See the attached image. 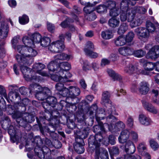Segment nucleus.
I'll list each match as a JSON object with an SVG mask.
<instances>
[{"label": "nucleus", "mask_w": 159, "mask_h": 159, "mask_svg": "<svg viewBox=\"0 0 159 159\" xmlns=\"http://www.w3.org/2000/svg\"><path fill=\"white\" fill-rule=\"evenodd\" d=\"M135 32L139 37L148 38L149 36V34L146 28L140 27L137 28L135 30Z\"/></svg>", "instance_id": "nucleus-17"}, {"label": "nucleus", "mask_w": 159, "mask_h": 159, "mask_svg": "<svg viewBox=\"0 0 159 159\" xmlns=\"http://www.w3.org/2000/svg\"><path fill=\"white\" fill-rule=\"evenodd\" d=\"M65 48V45L62 41L57 40L52 42L48 46V49L54 53L62 51Z\"/></svg>", "instance_id": "nucleus-9"}, {"label": "nucleus", "mask_w": 159, "mask_h": 159, "mask_svg": "<svg viewBox=\"0 0 159 159\" xmlns=\"http://www.w3.org/2000/svg\"><path fill=\"white\" fill-rule=\"evenodd\" d=\"M41 45L43 47H47L50 42V39L48 37H43L40 42Z\"/></svg>", "instance_id": "nucleus-43"}, {"label": "nucleus", "mask_w": 159, "mask_h": 159, "mask_svg": "<svg viewBox=\"0 0 159 159\" xmlns=\"http://www.w3.org/2000/svg\"><path fill=\"white\" fill-rule=\"evenodd\" d=\"M133 8L136 13L137 12L139 13L143 14L147 11V9L142 7H134Z\"/></svg>", "instance_id": "nucleus-50"}, {"label": "nucleus", "mask_w": 159, "mask_h": 159, "mask_svg": "<svg viewBox=\"0 0 159 159\" xmlns=\"http://www.w3.org/2000/svg\"><path fill=\"white\" fill-rule=\"evenodd\" d=\"M96 18V16L94 13L86 14L85 16V19L89 21L93 20Z\"/></svg>", "instance_id": "nucleus-51"}, {"label": "nucleus", "mask_w": 159, "mask_h": 159, "mask_svg": "<svg viewBox=\"0 0 159 159\" xmlns=\"http://www.w3.org/2000/svg\"><path fill=\"white\" fill-rule=\"evenodd\" d=\"M105 126L104 125L103 126L100 125H96L94 126V132H100L101 130V131H105Z\"/></svg>", "instance_id": "nucleus-56"}, {"label": "nucleus", "mask_w": 159, "mask_h": 159, "mask_svg": "<svg viewBox=\"0 0 159 159\" xmlns=\"http://www.w3.org/2000/svg\"><path fill=\"white\" fill-rule=\"evenodd\" d=\"M110 61L108 59L104 58L102 59L100 63V66L102 67H104L106 65H108L110 64Z\"/></svg>", "instance_id": "nucleus-64"}, {"label": "nucleus", "mask_w": 159, "mask_h": 159, "mask_svg": "<svg viewBox=\"0 0 159 159\" xmlns=\"http://www.w3.org/2000/svg\"><path fill=\"white\" fill-rule=\"evenodd\" d=\"M71 68L70 65L67 62L60 63L58 65V71H62L65 73V71L70 70Z\"/></svg>", "instance_id": "nucleus-25"}, {"label": "nucleus", "mask_w": 159, "mask_h": 159, "mask_svg": "<svg viewBox=\"0 0 159 159\" xmlns=\"http://www.w3.org/2000/svg\"><path fill=\"white\" fill-rule=\"evenodd\" d=\"M130 0H122L120 4V8L121 13L125 12V11L130 8L128 7Z\"/></svg>", "instance_id": "nucleus-26"}, {"label": "nucleus", "mask_w": 159, "mask_h": 159, "mask_svg": "<svg viewBox=\"0 0 159 159\" xmlns=\"http://www.w3.org/2000/svg\"><path fill=\"white\" fill-rule=\"evenodd\" d=\"M116 3L115 1H109L107 2L106 7L110 10H111L115 7H116Z\"/></svg>", "instance_id": "nucleus-55"}, {"label": "nucleus", "mask_w": 159, "mask_h": 159, "mask_svg": "<svg viewBox=\"0 0 159 159\" xmlns=\"http://www.w3.org/2000/svg\"><path fill=\"white\" fill-rule=\"evenodd\" d=\"M85 54L86 55L92 58H96L98 56V53L93 52V50H91Z\"/></svg>", "instance_id": "nucleus-58"}, {"label": "nucleus", "mask_w": 159, "mask_h": 159, "mask_svg": "<svg viewBox=\"0 0 159 159\" xmlns=\"http://www.w3.org/2000/svg\"><path fill=\"white\" fill-rule=\"evenodd\" d=\"M128 25L127 24L123 23L121 24L118 28L117 33L119 34H124L128 30Z\"/></svg>", "instance_id": "nucleus-36"}, {"label": "nucleus", "mask_w": 159, "mask_h": 159, "mask_svg": "<svg viewBox=\"0 0 159 159\" xmlns=\"http://www.w3.org/2000/svg\"><path fill=\"white\" fill-rule=\"evenodd\" d=\"M19 94L16 92L11 91L8 94V96L9 99L11 100H14L19 96Z\"/></svg>", "instance_id": "nucleus-52"}, {"label": "nucleus", "mask_w": 159, "mask_h": 159, "mask_svg": "<svg viewBox=\"0 0 159 159\" xmlns=\"http://www.w3.org/2000/svg\"><path fill=\"white\" fill-rule=\"evenodd\" d=\"M110 107L107 108L106 113H107L108 115L106 118L107 123L104 124V126L105 127H107L110 131L113 129L114 124L116 123L117 119L112 114H115L116 109L114 106H110Z\"/></svg>", "instance_id": "nucleus-4"}, {"label": "nucleus", "mask_w": 159, "mask_h": 159, "mask_svg": "<svg viewBox=\"0 0 159 159\" xmlns=\"http://www.w3.org/2000/svg\"><path fill=\"white\" fill-rule=\"evenodd\" d=\"M149 90V85L145 81H142L139 84V93L143 95L147 94Z\"/></svg>", "instance_id": "nucleus-18"}, {"label": "nucleus", "mask_w": 159, "mask_h": 159, "mask_svg": "<svg viewBox=\"0 0 159 159\" xmlns=\"http://www.w3.org/2000/svg\"><path fill=\"white\" fill-rule=\"evenodd\" d=\"M47 67L50 71H58V65L57 66V62L56 60H54L50 61Z\"/></svg>", "instance_id": "nucleus-28"}, {"label": "nucleus", "mask_w": 159, "mask_h": 159, "mask_svg": "<svg viewBox=\"0 0 159 159\" xmlns=\"http://www.w3.org/2000/svg\"><path fill=\"white\" fill-rule=\"evenodd\" d=\"M41 35L39 33H36L28 37H24L22 41L26 46L34 47L35 43H39L41 40Z\"/></svg>", "instance_id": "nucleus-6"}, {"label": "nucleus", "mask_w": 159, "mask_h": 159, "mask_svg": "<svg viewBox=\"0 0 159 159\" xmlns=\"http://www.w3.org/2000/svg\"><path fill=\"white\" fill-rule=\"evenodd\" d=\"M69 88L70 97L74 98L79 95L80 93V89L75 86H70Z\"/></svg>", "instance_id": "nucleus-24"}, {"label": "nucleus", "mask_w": 159, "mask_h": 159, "mask_svg": "<svg viewBox=\"0 0 159 159\" xmlns=\"http://www.w3.org/2000/svg\"><path fill=\"white\" fill-rule=\"evenodd\" d=\"M155 66L156 64L154 63L148 62L147 63L144 68L145 70L151 71L152 70Z\"/></svg>", "instance_id": "nucleus-46"}, {"label": "nucleus", "mask_w": 159, "mask_h": 159, "mask_svg": "<svg viewBox=\"0 0 159 159\" xmlns=\"http://www.w3.org/2000/svg\"><path fill=\"white\" fill-rule=\"evenodd\" d=\"M120 22V21L118 19L112 17L109 20L108 25L111 27L115 28L119 25Z\"/></svg>", "instance_id": "nucleus-37"}, {"label": "nucleus", "mask_w": 159, "mask_h": 159, "mask_svg": "<svg viewBox=\"0 0 159 159\" xmlns=\"http://www.w3.org/2000/svg\"><path fill=\"white\" fill-rule=\"evenodd\" d=\"M14 109H11V108H9V111L11 110L12 111L11 112H10L9 113L10 114H12V117L14 119H16L17 122L19 124V125L20 126H23V124H24L25 123H31L35 120L34 117L32 115L29 114L28 113H26L23 114L22 115V120L20 119V121H19V119L21 116V113L19 110L20 109V108H23L24 110L25 109V107H22L20 106L19 103L15 104L13 107Z\"/></svg>", "instance_id": "nucleus-2"}, {"label": "nucleus", "mask_w": 159, "mask_h": 159, "mask_svg": "<svg viewBox=\"0 0 159 159\" xmlns=\"http://www.w3.org/2000/svg\"><path fill=\"white\" fill-rule=\"evenodd\" d=\"M146 29L150 33H152L155 32L156 29V26L150 22H147L146 24Z\"/></svg>", "instance_id": "nucleus-38"}, {"label": "nucleus", "mask_w": 159, "mask_h": 159, "mask_svg": "<svg viewBox=\"0 0 159 159\" xmlns=\"http://www.w3.org/2000/svg\"><path fill=\"white\" fill-rule=\"evenodd\" d=\"M110 94L109 92L107 91H104L102 94V98L101 103L103 104H107V107L108 108L110 107V106H112L110 103L111 101L110 100Z\"/></svg>", "instance_id": "nucleus-22"}, {"label": "nucleus", "mask_w": 159, "mask_h": 159, "mask_svg": "<svg viewBox=\"0 0 159 159\" xmlns=\"http://www.w3.org/2000/svg\"><path fill=\"white\" fill-rule=\"evenodd\" d=\"M124 70L125 73L131 75L135 72L136 68L132 64H129L125 67Z\"/></svg>", "instance_id": "nucleus-31"}, {"label": "nucleus", "mask_w": 159, "mask_h": 159, "mask_svg": "<svg viewBox=\"0 0 159 159\" xmlns=\"http://www.w3.org/2000/svg\"><path fill=\"white\" fill-rule=\"evenodd\" d=\"M102 38L106 39H108L113 38V34L111 30H107L102 32Z\"/></svg>", "instance_id": "nucleus-35"}, {"label": "nucleus", "mask_w": 159, "mask_h": 159, "mask_svg": "<svg viewBox=\"0 0 159 159\" xmlns=\"http://www.w3.org/2000/svg\"><path fill=\"white\" fill-rule=\"evenodd\" d=\"M107 72L109 76L111 77L114 81L117 80L121 82L122 80V76L118 73L111 69H107Z\"/></svg>", "instance_id": "nucleus-20"}, {"label": "nucleus", "mask_w": 159, "mask_h": 159, "mask_svg": "<svg viewBox=\"0 0 159 159\" xmlns=\"http://www.w3.org/2000/svg\"><path fill=\"white\" fill-rule=\"evenodd\" d=\"M107 7L104 5H100L96 7L97 11L99 13H102L107 11Z\"/></svg>", "instance_id": "nucleus-48"}, {"label": "nucleus", "mask_w": 159, "mask_h": 159, "mask_svg": "<svg viewBox=\"0 0 159 159\" xmlns=\"http://www.w3.org/2000/svg\"><path fill=\"white\" fill-rule=\"evenodd\" d=\"M34 151L35 154L40 158H44V154H43L42 148L38 146H36L34 149Z\"/></svg>", "instance_id": "nucleus-41"}, {"label": "nucleus", "mask_w": 159, "mask_h": 159, "mask_svg": "<svg viewBox=\"0 0 159 159\" xmlns=\"http://www.w3.org/2000/svg\"><path fill=\"white\" fill-rule=\"evenodd\" d=\"M150 144L151 147L154 150L157 149L159 147L158 144L154 140L152 139L150 141Z\"/></svg>", "instance_id": "nucleus-59"}, {"label": "nucleus", "mask_w": 159, "mask_h": 159, "mask_svg": "<svg viewBox=\"0 0 159 159\" xmlns=\"http://www.w3.org/2000/svg\"><path fill=\"white\" fill-rule=\"evenodd\" d=\"M25 46H24L19 45L17 46V51L21 54V55H19L23 58V59L25 60H27L26 59H28V58H32L33 60V57L37 55V51L33 48L34 47Z\"/></svg>", "instance_id": "nucleus-3"}, {"label": "nucleus", "mask_w": 159, "mask_h": 159, "mask_svg": "<svg viewBox=\"0 0 159 159\" xmlns=\"http://www.w3.org/2000/svg\"><path fill=\"white\" fill-rule=\"evenodd\" d=\"M130 22V26L132 28L138 26L141 24V20L140 17L138 16H135Z\"/></svg>", "instance_id": "nucleus-34"}, {"label": "nucleus", "mask_w": 159, "mask_h": 159, "mask_svg": "<svg viewBox=\"0 0 159 159\" xmlns=\"http://www.w3.org/2000/svg\"><path fill=\"white\" fill-rule=\"evenodd\" d=\"M109 159L107 151L102 148H97L96 149L95 155V159Z\"/></svg>", "instance_id": "nucleus-13"}, {"label": "nucleus", "mask_w": 159, "mask_h": 159, "mask_svg": "<svg viewBox=\"0 0 159 159\" xmlns=\"http://www.w3.org/2000/svg\"><path fill=\"white\" fill-rule=\"evenodd\" d=\"M76 134L78 137V140L79 139L83 140V139H85L87 137L88 134V131L86 129H84L81 130H79L77 131Z\"/></svg>", "instance_id": "nucleus-29"}, {"label": "nucleus", "mask_w": 159, "mask_h": 159, "mask_svg": "<svg viewBox=\"0 0 159 159\" xmlns=\"http://www.w3.org/2000/svg\"><path fill=\"white\" fill-rule=\"evenodd\" d=\"M91 68V66L90 65V63L88 61H85L83 63V70L85 71L90 70Z\"/></svg>", "instance_id": "nucleus-53"}, {"label": "nucleus", "mask_w": 159, "mask_h": 159, "mask_svg": "<svg viewBox=\"0 0 159 159\" xmlns=\"http://www.w3.org/2000/svg\"><path fill=\"white\" fill-rule=\"evenodd\" d=\"M69 88L67 89L65 87L59 93V94L63 97H70Z\"/></svg>", "instance_id": "nucleus-49"}, {"label": "nucleus", "mask_w": 159, "mask_h": 159, "mask_svg": "<svg viewBox=\"0 0 159 159\" xmlns=\"http://www.w3.org/2000/svg\"><path fill=\"white\" fill-rule=\"evenodd\" d=\"M0 29V35H3V38L7 37L8 34L7 29L6 26H3Z\"/></svg>", "instance_id": "nucleus-57"}, {"label": "nucleus", "mask_w": 159, "mask_h": 159, "mask_svg": "<svg viewBox=\"0 0 159 159\" xmlns=\"http://www.w3.org/2000/svg\"><path fill=\"white\" fill-rule=\"evenodd\" d=\"M135 36L134 34L132 31H129L126 35L125 39L126 43H131L133 40Z\"/></svg>", "instance_id": "nucleus-42"}, {"label": "nucleus", "mask_w": 159, "mask_h": 159, "mask_svg": "<svg viewBox=\"0 0 159 159\" xmlns=\"http://www.w3.org/2000/svg\"><path fill=\"white\" fill-rule=\"evenodd\" d=\"M84 145L83 140H79L78 138L76 139V143L74 145V148L75 151L79 154L83 153L84 151L83 146Z\"/></svg>", "instance_id": "nucleus-16"}, {"label": "nucleus", "mask_w": 159, "mask_h": 159, "mask_svg": "<svg viewBox=\"0 0 159 159\" xmlns=\"http://www.w3.org/2000/svg\"><path fill=\"white\" fill-rule=\"evenodd\" d=\"M111 157L112 159H114V156L118 154L119 149L118 148L113 147L109 151Z\"/></svg>", "instance_id": "nucleus-45"}, {"label": "nucleus", "mask_w": 159, "mask_h": 159, "mask_svg": "<svg viewBox=\"0 0 159 159\" xmlns=\"http://www.w3.org/2000/svg\"><path fill=\"white\" fill-rule=\"evenodd\" d=\"M146 57L147 58L155 60L159 57V46L155 45L152 47L147 53Z\"/></svg>", "instance_id": "nucleus-11"}, {"label": "nucleus", "mask_w": 159, "mask_h": 159, "mask_svg": "<svg viewBox=\"0 0 159 159\" xmlns=\"http://www.w3.org/2000/svg\"><path fill=\"white\" fill-rule=\"evenodd\" d=\"M29 21L28 17L25 15H23L22 16L19 17V21L21 24L24 25L27 24Z\"/></svg>", "instance_id": "nucleus-47"}, {"label": "nucleus", "mask_w": 159, "mask_h": 159, "mask_svg": "<svg viewBox=\"0 0 159 159\" xmlns=\"http://www.w3.org/2000/svg\"><path fill=\"white\" fill-rule=\"evenodd\" d=\"M137 148L139 152H140L141 154L142 153H144V151L146 152V146L143 143H140L138 147Z\"/></svg>", "instance_id": "nucleus-62"}, {"label": "nucleus", "mask_w": 159, "mask_h": 159, "mask_svg": "<svg viewBox=\"0 0 159 159\" xmlns=\"http://www.w3.org/2000/svg\"><path fill=\"white\" fill-rule=\"evenodd\" d=\"M136 11L133 8L130 9L126 11L125 12L121 13L120 16V20L121 21H125L127 20L128 22H129L136 16Z\"/></svg>", "instance_id": "nucleus-10"}, {"label": "nucleus", "mask_w": 159, "mask_h": 159, "mask_svg": "<svg viewBox=\"0 0 159 159\" xmlns=\"http://www.w3.org/2000/svg\"><path fill=\"white\" fill-rule=\"evenodd\" d=\"M125 150L127 153L133 154L136 151L135 146L132 142L129 140L126 142Z\"/></svg>", "instance_id": "nucleus-21"}, {"label": "nucleus", "mask_w": 159, "mask_h": 159, "mask_svg": "<svg viewBox=\"0 0 159 159\" xmlns=\"http://www.w3.org/2000/svg\"><path fill=\"white\" fill-rule=\"evenodd\" d=\"M33 86L35 89H39V90H35V97L39 100H43L51 94V91L47 87L42 88L40 86H36V85L32 84L30 85V89Z\"/></svg>", "instance_id": "nucleus-7"}, {"label": "nucleus", "mask_w": 159, "mask_h": 159, "mask_svg": "<svg viewBox=\"0 0 159 159\" xmlns=\"http://www.w3.org/2000/svg\"><path fill=\"white\" fill-rule=\"evenodd\" d=\"M97 110V106L96 104L93 105L89 108L88 112L90 116H91V118H93L94 116L96 115L100 114H103L105 113V115H107V113H106V111L102 108H100L98 110ZM107 110H106L107 111Z\"/></svg>", "instance_id": "nucleus-12"}, {"label": "nucleus", "mask_w": 159, "mask_h": 159, "mask_svg": "<svg viewBox=\"0 0 159 159\" xmlns=\"http://www.w3.org/2000/svg\"><path fill=\"white\" fill-rule=\"evenodd\" d=\"M98 3V2L97 1L94 2L93 3H90L89 2H87V5L84 8V12L86 14L93 13L94 10L93 7Z\"/></svg>", "instance_id": "nucleus-27"}, {"label": "nucleus", "mask_w": 159, "mask_h": 159, "mask_svg": "<svg viewBox=\"0 0 159 159\" xmlns=\"http://www.w3.org/2000/svg\"><path fill=\"white\" fill-rule=\"evenodd\" d=\"M59 72L58 75H54L51 76V79L53 80L62 83L73 81L72 80H69V79L71 77V75L70 73L66 71L65 72V73L62 71L56 72Z\"/></svg>", "instance_id": "nucleus-8"}, {"label": "nucleus", "mask_w": 159, "mask_h": 159, "mask_svg": "<svg viewBox=\"0 0 159 159\" xmlns=\"http://www.w3.org/2000/svg\"><path fill=\"white\" fill-rule=\"evenodd\" d=\"M125 159H141L140 156L138 155H132L129 154L125 155Z\"/></svg>", "instance_id": "nucleus-61"}, {"label": "nucleus", "mask_w": 159, "mask_h": 159, "mask_svg": "<svg viewBox=\"0 0 159 159\" xmlns=\"http://www.w3.org/2000/svg\"><path fill=\"white\" fill-rule=\"evenodd\" d=\"M44 115V118L47 120L50 121L53 125H56L58 123V121L56 119H53L52 118V115L51 113L46 112Z\"/></svg>", "instance_id": "nucleus-32"}, {"label": "nucleus", "mask_w": 159, "mask_h": 159, "mask_svg": "<svg viewBox=\"0 0 159 159\" xmlns=\"http://www.w3.org/2000/svg\"><path fill=\"white\" fill-rule=\"evenodd\" d=\"M134 54L136 57H141L146 54V52L143 51L142 50L140 49L135 51L134 50Z\"/></svg>", "instance_id": "nucleus-54"}, {"label": "nucleus", "mask_w": 159, "mask_h": 159, "mask_svg": "<svg viewBox=\"0 0 159 159\" xmlns=\"http://www.w3.org/2000/svg\"><path fill=\"white\" fill-rule=\"evenodd\" d=\"M129 135L133 141L137 142L138 141V134L136 132L134 131H131L130 132Z\"/></svg>", "instance_id": "nucleus-60"}, {"label": "nucleus", "mask_w": 159, "mask_h": 159, "mask_svg": "<svg viewBox=\"0 0 159 159\" xmlns=\"http://www.w3.org/2000/svg\"><path fill=\"white\" fill-rule=\"evenodd\" d=\"M8 133L10 135L11 140L13 143L15 142L16 140V131L13 126H10L8 129Z\"/></svg>", "instance_id": "nucleus-33"}, {"label": "nucleus", "mask_w": 159, "mask_h": 159, "mask_svg": "<svg viewBox=\"0 0 159 159\" xmlns=\"http://www.w3.org/2000/svg\"><path fill=\"white\" fill-rule=\"evenodd\" d=\"M118 51L120 54L125 56H130L134 54V49L128 46L120 47L119 48Z\"/></svg>", "instance_id": "nucleus-15"}, {"label": "nucleus", "mask_w": 159, "mask_h": 159, "mask_svg": "<svg viewBox=\"0 0 159 159\" xmlns=\"http://www.w3.org/2000/svg\"><path fill=\"white\" fill-rule=\"evenodd\" d=\"M89 146L90 148L93 147V146H95L96 149L97 148H100V143L106 145H107L109 143L108 140L107 138H103L101 134H96L95 137L92 136L89 138L88 139Z\"/></svg>", "instance_id": "nucleus-5"}, {"label": "nucleus", "mask_w": 159, "mask_h": 159, "mask_svg": "<svg viewBox=\"0 0 159 159\" xmlns=\"http://www.w3.org/2000/svg\"><path fill=\"white\" fill-rule=\"evenodd\" d=\"M94 46L93 43L91 41H88L86 44L84 49L85 54L94 49Z\"/></svg>", "instance_id": "nucleus-40"}, {"label": "nucleus", "mask_w": 159, "mask_h": 159, "mask_svg": "<svg viewBox=\"0 0 159 159\" xmlns=\"http://www.w3.org/2000/svg\"><path fill=\"white\" fill-rule=\"evenodd\" d=\"M129 134L130 132L128 130L125 129L122 131L118 138L119 142L121 143L125 142L129 139Z\"/></svg>", "instance_id": "nucleus-23"}, {"label": "nucleus", "mask_w": 159, "mask_h": 159, "mask_svg": "<svg viewBox=\"0 0 159 159\" xmlns=\"http://www.w3.org/2000/svg\"><path fill=\"white\" fill-rule=\"evenodd\" d=\"M115 44L117 46H121L126 44V42L125 38L122 36H119L114 41Z\"/></svg>", "instance_id": "nucleus-30"}, {"label": "nucleus", "mask_w": 159, "mask_h": 159, "mask_svg": "<svg viewBox=\"0 0 159 159\" xmlns=\"http://www.w3.org/2000/svg\"><path fill=\"white\" fill-rule=\"evenodd\" d=\"M139 120L141 125L145 126L149 125L152 123V121L149 117L143 114L139 115Z\"/></svg>", "instance_id": "nucleus-19"}, {"label": "nucleus", "mask_w": 159, "mask_h": 159, "mask_svg": "<svg viewBox=\"0 0 159 159\" xmlns=\"http://www.w3.org/2000/svg\"><path fill=\"white\" fill-rule=\"evenodd\" d=\"M16 59L19 65L20 70L23 75L24 77L27 81H32L36 80L37 76L34 71H32L27 66L31 65L34 60L32 58L26 59L27 60L23 59V58L18 54L16 56Z\"/></svg>", "instance_id": "nucleus-1"}, {"label": "nucleus", "mask_w": 159, "mask_h": 159, "mask_svg": "<svg viewBox=\"0 0 159 159\" xmlns=\"http://www.w3.org/2000/svg\"><path fill=\"white\" fill-rule=\"evenodd\" d=\"M120 13H121V11L119 8L116 7L110 10L109 15L110 16L113 17L117 16Z\"/></svg>", "instance_id": "nucleus-39"}, {"label": "nucleus", "mask_w": 159, "mask_h": 159, "mask_svg": "<svg viewBox=\"0 0 159 159\" xmlns=\"http://www.w3.org/2000/svg\"><path fill=\"white\" fill-rule=\"evenodd\" d=\"M46 101L48 102L49 104L51 105L53 107H54V105L57 102V99L54 97L52 96H48L46 98Z\"/></svg>", "instance_id": "nucleus-44"}, {"label": "nucleus", "mask_w": 159, "mask_h": 159, "mask_svg": "<svg viewBox=\"0 0 159 159\" xmlns=\"http://www.w3.org/2000/svg\"><path fill=\"white\" fill-rule=\"evenodd\" d=\"M125 127V125L124 123L121 121H119L116 124L115 129H120L124 128Z\"/></svg>", "instance_id": "nucleus-63"}, {"label": "nucleus", "mask_w": 159, "mask_h": 159, "mask_svg": "<svg viewBox=\"0 0 159 159\" xmlns=\"http://www.w3.org/2000/svg\"><path fill=\"white\" fill-rule=\"evenodd\" d=\"M45 67V66L41 63H35L33 66V69L34 71H36L37 73L43 76H48L49 75L47 73L41 71Z\"/></svg>", "instance_id": "nucleus-14"}]
</instances>
